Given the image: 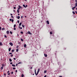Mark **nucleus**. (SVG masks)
<instances>
[{
	"instance_id": "1",
	"label": "nucleus",
	"mask_w": 77,
	"mask_h": 77,
	"mask_svg": "<svg viewBox=\"0 0 77 77\" xmlns=\"http://www.w3.org/2000/svg\"><path fill=\"white\" fill-rule=\"evenodd\" d=\"M9 44L11 46H12V45H13V44L12 43H10Z\"/></svg>"
},
{
	"instance_id": "2",
	"label": "nucleus",
	"mask_w": 77,
	"mask_h": 77,
	"mask_svg": "<svg viewBox=\"0 0 77 77\" xmlns=\"http://www.w3.org/2000/svg\"><path fill=\"white\" fill-rule=\"evenodd\" d=\"M28 34H29V35H32V33H31L30 31H28Z\"/></svg>"
},
{
	"instance_id": "3",
	"label": "nucleus",
	"mask_w": 77,
	"mask_h": 77,
	"mask_svg": "<svg viewBox=\"0 0 77 77\" xmlns=\"http://www.w3.org/2000/svg\"><path fill=\"white\" fill-rule=\"evenodd\" d=\"M46 23L47 24H49V21H48V20H47L46 21Z\"/></svg>"
},
{
	"instance_id": "4",
	"label": "nucleus",
	"mask_w": 77,
	"mask_h": 77,
	"mask_svg": "<svg viewBox=\"0 0 77 77\" xmlns=\"http://www.w3.org/2000/svg\"><path fill=\"white\" fill-rule=\"evenodd\" d=\"M6 33H7V34H8L9 33V32L8 31H7L6 32Z\"/></svg>"
},
{
	"instance_id": "5",
	"label": "nucleus",
	"mask_w": 77,
	"mask_h": 77,
	"mask_svg": "<svg viewBox=\"0 0 77 77\" xmlns=\"http://www.w3.org/2000/svg\"><path fill=\"white\" fill-rule=\"evenodd\" d=\"M11 48H9L8 49L9 51H11Z\"/></svg>"
},
{
	"instance_id": "6",
	"label": "nucleus",
	"mask_w": 77,
	"mask_h": 77,
	"mask_svg": "<svg viewBox=\"0 0 77 77\" xmlns=\"http://www.w3.org/2000/svg\"><path fill=\"white\" fill-rule=\"evenodd\" d=\"M44 56L45 57H47V54H44Z\"/></svg>"
},
{
	"instance_id": "7",
	"label": "nucleus",
	"mask_w": 77,
	"mask_h": 77,
	"mask_svg": "<svg viewBox=\"0 0 77 77\" xmlns=\"http://www.w3.org/2000/svg\"><path fill=\"white\" fill-rule=\"evenodd\" d=\"M3 69V66H2L1 67V70H2V69Z\"/></svg>"
},
{
	"instance_id": "8",
	"label": "nucleus",
	"mask_w": 77,
	"mask_h": 77,
	"mask_svg": "<svg viewBox=\"0 0 77 77\" xmlns=\"http://www.w3.org/2000/svg\"><path fill=\"white\" fill-rule=\"evenodd\" d=\"M27 46V45H26V44H24V47L25 48L26 47V46Z\"/></svg>"
},
{
	"instance_id": "9",
	"label": "nucleus",
	"mask_w": 77,
	"mask_h": 77,
	"mask_svg": "<svg viewBox=\"0 0 77 77\" xmlns=\"http://www.w3.org/2000/svg\"><path fill=\"white\" fill-rule=\"evenodd\" d=\"M12 66H14V67H15V64H12Z\"/></svg>"
},
{
	"instance_id": "10",
	"label": "nucleus",
	"mask_w": 77,
	"mask_h": 77,
	"mask_svg": "<svg viewBox=\"0 0 77 77\" xmlns=\"http://www.w3.org/2000/svg\"><path fill=\"white\" fill-rule=\"evenodd\" d=\"M22 24V23H20L19 24V26H21V24Z\"/></svg>"
},
{
	"instance_id": "11",
	"label": "nucleus",
	"mask_w": 77,
	"mask_h": 77,
	"mask_svg": "<svg viewBox=\"0 0 77 77\" xmlns=\"http://www.w3.org/2000/svg\"><path fill=\"white\" fill-rule=\"evenodd\" d=\"M75 6L77 7V2H76L75 4Z\"/></svg>"
},
{
	"instance_id": "12",
	"label": "nucleus",
	"mask_w": 77,
	"mask_h": 77,
	"mask_svg": "<svg viewBox=\"0 0 77 77\" xmlns=\"http://www.w3.org/2000/svg\"><path fill=\"white\" fill-rule=\"evenodd\" d=\"M46 72H47V70H45L44 72L45 74V73H46Z\"/></svg>"
},
{
	"instance_id": "13",
	"label": "nucleus",
	"mask_w": 77,
	"mask_h": 77,
	"mask_svg": "<svg viewBox=\"0 0 77 77\" xmlns=\"http://www.w3.org/2000/svg\"><path fill=\"white\" fill-rule=\"evenodd\" d=\"M19 29H22V27H20V26H19Z\"/></svg>"
},
{
	"instance_id": "14",
	"label": "nucleus",
	"mask_w": 77,
	"mask_h": 77,
	"mask_svg": "<svg viewBox=\"0 0 77 77\" xmlns=\"http://www.w3.org/2000/svg\"><path fill=\"white\" fill-rule=\"evenodd\" d=\"M40 70V69H38V71H37V72H39V70Z\"/></svg>"
},
{
	"instance_id": "15",
	"label": "nucleus",
	"mask_w": 77,
	"mask_h": 77,
	"mask_svg": "<svg viewBox=\"0 0 77 77\" xmlns=\"http://www.w3.org/2000/svg\"><path fill=\"white\" fill-rule=\"evenodd\" d=\"M23 6L24 7V8H26V6L25 5H23Z\"/></svg>"
},
{
	"instance_id": "16",
	"label": "nucleus",
	"mask_w": 77,
	"mask_h": 77,
	"mask_svg": "<svg viewBox=\"0 0 77 77\" xmlns=\"http://www.w3.org/2000/svg\"><path fill=\"white\" fill-rule=\"evenodd\" d=\"M21 77H24V74H22Z\"/></svg>"
},
{
	"instance_id": "17",
	"label": "nucleus",
	"mask_w": 77,
	"mask_h": 77,
	"mask_svg": "<svg viewBox=\"0 0 77 77\" xmlns=\"http://www.w3.org/2000/svg\"><path fill=\"white\" fill-rule=\"evenodd\" d=\"M0 45L1 46L2 45V42H0Z\"/></svg>"
},
{
	"instance_id": "18",
	"label": "nucleus",
	"mask_w": 77,
	"mask_h": 77,
	"mask_svg": "<svg viewBox=\"0 0 77 77\" xmlns=\"http://www.w3.org/2000/svg\"><path fill=\"white\" fill-rule=\"evenodd\" d=\"M20 17L19 16H18L17 19H20Z\"/></svg>"
},
{
	"instance_id": "19",
	"label": "nucleus",
	"mask_w": 77,
	"mask_h": 77,
	"mask_svg": "<svg viewBox=\"0 0 77 77\" xmlns=\"http://www.w3.org/2000/svg\"><path fill=\"white\" fill-rule=\"evenodd\" d=\"M17 14H19V10H17Z\"/></svg>"
},
{
	"instance_id": "20",
	"label": "nucleus",
	"mask_w": 77,
	"mask_h": 77,
	"mask_svg": "<svg viewBox=\"0 0 77 77\" xmlns=\"http://www.w3.org/2000/svg\"><path fill=\"white\" fill-rule=\"evenodd\" d=\"M9 61H10V62H12V60L11 59H9Z\"/></svg>"
},
{
	"instance_id": "21",
	"label": "nucleus",
	"mask_w": 77,
	"mask_h": 77,
	"mask_svg": "<svg viewBox=\"0 0 77 77\" xmlns=\"http://www.w3.org/2000/svg\"><path fill=\"white\" fill-rule=\"evenodd\" d=\"M72 13H73V14H75V12H74V11H72Z\"/></svg>"
},
{
	"instance_id": "22",
	"label": "nucleus",
	"mask_w": 77,
	"mask_h": 77,
	"mask_svg": "<svg viewBox=\"0 0 77 77\" xmlns=\"http://www.w3.org/2000/svg\"><path fill=\"white\" fill-rule=\"evenodd\" d=\"M15 27H16V25L14 24V27L15 28Z\"/></svg>"
},
{
	"instance_id": "23",
	"label": "nucleus",
	"mask_w": 77,
	"mask_h": 77,
	"mask_svg": "<svg viewBox=\"0 0 77 77\" xmlns=\"http://www.w3.org/2000/svg\"><path fill=\"white\" fill-rule=\"evenodd\" d=\"M12 52H14V49H13V50H12Z\"/></svg>"
},
{
	"instance_id": "24",
	"label": "nucleus",
	"mask_w": 77,
	"mask_h": 77,
	"mask_svg": "<svg viewBox=\"0 0 77 77\" xmlns=\"http://www.w3.org/2000/svg\"><path fill=\"white\" fill-rule=\"evenodd\" d=\"M16 51L17 52V51H18V48L17 49Z\"/></svg>"
},
{
	"instance_id": "25",
	"label": "nucleus",
	"mask_w": 77,
	"mask_h": 77,
	"mask_svg": "<svg viewBox=\"0 0 77 77\" xmlns=\"http://www.w3.org/2000/svg\"><path fill=\"white\" fill-rule=\"evenodd\" d=\"M2 66H5V65H4V64H2Z\"/></svg>"
},
{
	"instance_id": "26",
	"label": "nucleus",
	"mask_w": 77,
	"mask_h": 77,
	"mask_svg": "<svg viewBox=\"0 0 77 77\" xmlns=\"http://www.w3.org/2000/svg\"><path fill=\"white\" fill-rule=\"evenodd\" d=\"M50 34L51 35H52V34H53V33H52V32H50Z\"/></svg>"
},
{
	"instance_id": "27",
	"label": "nucleus",
	"mask_w": 77,
	"mask_h": 77,
	"mask_svg": "<svg viewBox=\"0 0 77 77\" xmlns=\"http://www.w3.org/2000/svg\"><path fill=\"white\" fill-rule=\"evenodd\" d=\"M4 37L6 38H7V36H6V35H4Z\"/></svg>"
},
{
	"instance_id": "28",
	"label": "nucleus",
	"mask_w": 77,
	"mask_h": 77,
	"mask_svg": "<svg viewBox=\"0 0 77 77\" xmlns=\"http://www.w3.org/2000/svg\"><path fill=\"white\" fill-rule=\"evenodd\" d=\"M20 7H19V8H17V10H20Z\"/></svg>"
},
{
	"instance_id": "29",
	"label": "nucleus",
	"mask_w": 77,
	"mask_h": 77,
	"mask_svg": "<svg viewBox=\"0 0 77 77\" xmlns=\"http://www.w3.org/2000/svg\"><path fill=\"white\" fill-rule=\"evenodd\" d=\"M20 33H21L22 34H23V32L22 31Z\"/></svg>"
},
{
	"instance_id": "30",
	"label": "nucleus",
	"mask_w": 77,
	"mask_h": 77,
	"mask_svg": "<svg viewBox=\"0 0 77 77\" xmlns=\"http://www.w3.org/2000/svg\"><path fill=\"white\" fill-rule=\"evenodd\" d=\"M20 40H21V41H23V39L22 38H20Z\"/></svg>"
},
{
	"instance_id": "31",
	"label": "nucleus",
	"mask_w": 77,
	"mask_h": 77,
	"mask_svg": "<svg viewBox=\"0 0 77 77\" xmlns=\"http://www.w3.org/2000/svg\"><path fill=\"white\" fill-rule=\"evenodd\" d=\"M18 47H19V46H18V45H17L16 46V48H18Z\"/></svg>"
},
{
	"instance_id": "32",
	"label": "nucleus",
	"mask_w": 77,
	"mask_h": 77,
	"mask_svg": "<svg viewBox=\"0 0 77 77\" xmlns=\"http://www.w3.org/2000/svg\"><path fill=\"white\" fill-rule=\"evenodd\" d=\"M13 69H16V68L15 67H13Z\"/></svg>"
},
{
	"instance_id": "33",
	"label": "nucleus",
	"mask_w": 77,
	"mask_h": 77,
	"mask_svg": "<svg viewBox=\"0 0 77 77\" xmlns=\"http://www.w3.org/2000/svg\"><path fill=\"white\" fill-rule=\"evenodd\" d=\"M5 28H3L2 29V30H5Z\"/></svg>"
},
{
	"instance_id": "34",
	"label": "nucleus",
	"mask_w": 77,
	"mask_h": 77,
	"mask_svg": "<svg viewBox=\"0 0 77 77\" xmlns=\"http://www.w3.org/2000/svg\"><path fill=\"white\" fill-rule=\"evenodd\" d=\"M11 21H12V22H14V20H13V19H12V20H11Z\"/></svg>"
},
{
	"instance_id": "35",
	"label": "nucleus",
	"mask_w": 77,
	"mask_h": 77,
	"mask_svg": "<svg viewBox=\"0 0 77 77\" xmlns=\"http://www.w3.org/2000/svg\"><path fill=\"white\" fill-rule=\"evenodd\" d=\"M22 26L23 27H24V26L23 25H22Z\"/></svg>"
},
{
	"instance_id": "36",
	"label": "nucleus",
	"mask_w": 77,
	"mask_h": 77,
	"mask_svg": "<svg viewBox=\"0 0 77 77\" xmlns=\"http://www.w3.org/2000/svg\"><path fill=\"white\" fill-rule=\"evenodd\" d=\"M74 9H75V8H76V7H75H75H73Z\"/></svg>"
},
{
	"instance_id": "37",
	"label": "nucleus",
	"mask_w": 77,
	"mask_h": 77,
	"mask_svg": "<svg viewBox=\"0 0 77 77\" xmlns=\"http://www.w3.org/2000/svg\"><path fill=\"white\" fill-rule=\"evenodd\" d=\"M11 57H13V55L11 54Z\"/></svg>"
},
{
	"instance_id": "38",
	"label": "nucleus",
	"mask_w": 77,
	"mask_h": 77,
	"mask_svg": "<svg viewBox=\"0 0 77 77\" xmlns=\"http://www.w3.org/2000/svg\"><path fill=\"white\" fill-rule=\"evenodd\" d=\"M9 54H12V53H9Z\"/></svg>"
},
{
	"instance_id": "39",
	"label": "nucleus",
	"mask_w": 77,
	"mask_h": 77,
	"mask_svg": "<svg viewBox=\"0 0 77 77\" xmlns=\"http://www.w3.org/2000/svg\"><path fill=\"white\" fill-rule=\"evenodd\" d=\"M27 6H27V5H26V6H25L26 8V7H27Z\"/></svg>"
},
{
	"instance_id": "40",
	"label": "nucleus",
	"mask_w": 77,
	"mask_h": 77,
	"mask_svg": "<svg viewBox=\"0 0 77 77\" xmlns=\"http://www.w3.org/2000/svg\"><path fill=\"white\" fill-rule=\"evenodd\" d=\"M18 64H17V63H16V66H18Z\"/></svg>"
},
{
	"instance_id": "41",
	"label": "nucleus",
	"mask_w": 77,
	"mask_h": 77,
	"mask_svg": "<svg viewBox=\"0 0 77 77\" xmlns=\"http://www.w3.org/2000/svg\"><path fill=\"white\" fill-rule=\"evenodd\" d=\"M10 33H11V34H12V32H11V31H10Z\"/></svg>"
},
{
	"instance_id": "42",
	"label": "nucleus",
	"mask_w": 77,
	"mask_h": 77,
	"mask_svg": "<svg viewBox=\"0 0 77 77\" xmlns=\"http://www.w3.org/2000/svg\"><path fill=\"white\" fill-rule=\"evenodd\" d=\"M2 30V27H1L0 26V30Z\"/></svg>"
},
{
	"instance_id": "43",
	"label": "nucleus",
	"mask_w": 77,
	"mask_h": 77,
	"mask_svg": "<svg viewBox=\"0 0 77 77\" xmlns=\"http://www.w3.org/2000/svg\"><path fill=\"white\" fill-rule=\"evenodd\" d=\"M38 73H37L36 74H35V75H38Z\"/></svg>"
},
{
	"instance_id": "44",
	"label": "nucleus",
	"mask_w": 77,
	"mask_h": 77,
	"mask_svg": "<svg viewBox=\"0 0 77 77\" xmlns=\"http://www.w3.org/2000/svg\"><path fill=\"white\" fill-rule=\"evenodd\" d=\"M23 16H21V18H23Z\"/></svg>"
},
{
	"instance_id": "45",
	"label": "nucleus",
	"mask_w": 77,
	"mask_h": 77,
	"mask_svg": "<svg viewBox=\"0 0 77 77\" xmlns=\"http://www.w3.org/2000/svg\"><path fill=\"white\" fill-rule=\"evenodd\" d=\"M19 22H20V21H19V20H18V21H17V23H19Z\"/></svg>"
},
{
	"instance_id": "46",
	"label": "nucleus",
	"mask_w": 77,
	"mask_h": 77,
	"mask_svg": "<svg viewBox=\"0 0 77 77\" xmlns=\"http://www.w3.org/2000/svg\"><path fill=\"white\" fill-rule=\"evenodd\" d=\"M11 65H12V62H11L10 63Z\"/></svg>"
},
{
	"instance_id": "47",
	"label": "nucleus",
	"mask_w": 77,
	"mask_h": 77,
	"mask_svg": "<svg viewBox=\"0 0 77 77\" xmlns=\"http://www.w3.org/2000/svg\"><path fill=\"white\" fill-rule=\"evenodd\" d=\"M12 19H10V21H12Z\"/></svg>"
},
{
	"instance_id": "48",
	"label": "nucleus",
	"mask_w": 77,
	"mask_h": 77,
	"mask_svg": "<svg viewBox=\"0 0 77 77\" xmlns=\"http://www.w3.org/2000/svg\"><path fill=\"white\" fill-rule=\"evenodd\" d=\"M13 59H14V60H16V59L15 58H13Z\"/></svg>"
},
{
	"instance_id": "49",
	"label": "nucleus",
	"mask_w": 77,
	"mask_h": 77,
	"mask_svg": "<svg viewBox=\"0 0 77 77\" xmlns=\"http://www.w3.org/2000/svg\"><path fill=\"white\" fill-rule=\"evenodd\" d=\"M75 12L76 14H77V11H75Z\"/></svg>"
},
{
	"instance_id": "50",
	"label": "nucleus",
	"mask_w": 77,
	"mask_h": 77,
	"mask_svg": "<svg viewBox=\"0 0 77 77\" xmlns=\"http://www.w3.org/2000/svg\"><path fill=\"white\" fill-rule=\"evenodd\" d=\"M44 77H47V75H45V76Z\"/></svg>"
},
{
	"instance_id": "51",
	"label": "nucleus",
	"mask_w": 77,
	"mask_h": 77,
	"mask_svg": "<svg viewBox=\"0 0 77 77\" xmlns=\"http://www.w3.org/2000/svg\"><path fill=\"white\" fill-rule=\"evenodd\" d=\"M14 30H16V28H14Z\"/></svg>"
},
{
	"instance_id": "52",
	"label": "nucleus",
	"mask_w": 77,
	"mask_h": 77,
	"mask_svg": "<svg viewBox=\"0 0 77 77\" xmlns=\"http://www.w3.org/2000/svg\"><path fill=\"white\" fill-rule=\"evenodd\" d=\"M9 71H8V72H7L8 74V73H9Z\"/></svg>"
},
{
	"instance_id": "53",
	"label": "nucleus",
	"mask_w": 77,
	"mask_h": 77,
	"mask_svg": "<svg viewBox=\"0 0 77 77\" xmlns=\"http://www.w3.org/2000/svg\"><path fill=\"white\" fill-rule=\"evenodd\" d=\"M13 73H14V72H11V74H13Z\"/></svg>"
},
{
	"instance_id": "54",
	"label": "nucleus",
	"mask_w": 77,
	"mask_h": 77,
	"mask_svg": "<svg viewBox=\"0 0 77 77\" xmlns=\"http://www.w3.org/2000/svg\"><path fill=\"white\" fill-rule=\"evenodd\" d=\"M11 73H9L8 74V75H10Z\"/></svg>"
},
{
	"instance_id": "55",
	"label": "nucleus",
	"mask_w": 77,
	"mask_h": 77,
	"mask_svg": "<svg viewBox=\"0 0 77 77\" xmlns=\"http://www.w3.org/2000/svg\"><path fill=\"white\" fill-rule=\"evenodd\" d=\"M20 63H21V62H19L18 64H20Z\"/></svg>"
},
{
	"instance_id": "56",
	"label": "nucleus",
	"mask_w": 77,
	"mask_h": 77,
	"mask_svg": "<svg viewBox=\"0 0 77 77\" xmlns=\"http://www.w3.org/2000/svg\"><path fill=\"white\" fill-rule=\"evenodd\" d=\"M4 75L5 76H6V74H4Z\"/></svg>"
},
{
	"instance_id": "57",
	"label": "nucleus",
	"mask_w": 77,
	"mask_h": 77,
	"mask_svg": "<svg viewBox=\"0 0 77 77\" xmlns=\"http://www.w3.org/2000/svg\"><path fill=\"white\" fill-rule=\"evenodd\" d=\"M74 8H72V10H74Z\"/></svg>"
},
{
	"instance_id": "58",
	"label": "nucleus",
	"mask_w": 77,
	"mask_h": 77,
	"mask_svg": "<svg viewBox=\"0 0 77 77\" xmlns=\"http://www.w3.org/2000/svg\"><path fill=\"white\" fill-rule=\"evenodd\" d=\"M15 8H16L15 7H14V9H15Z\"/></svg>"
},
{
	"instance_id": "59",
	"label": "nucleus",
	"mask_w": 77,
	"mask_h": 77,
	"mask_svg": "<svg viewBox=\"0 0 77 77\" xmlns=\"http://www.w3.org/2000/svg\"><path fill=\"white\" fill-rule=\"evenodd\" d=\"M19 8H20V7H21V6L19 5L18 6Z\"/></svg>"
},
{
	"instance_id": "60",
	"label": "nucleus",
	"mask_w": 77,
	"mask_h": 77,
	"mask_svg": "<svg viewBox=\"0 0 77 77\" xmlns=\"http://www.w3.org/2000/svg\"><path fill=\"white\" fill-rule=\"evenodd\" d=\"M11 18H14V17H13V16H11Z\"/></svg>"
},
{
	"instance_id": "61",
	"label": "nucleus",
	"mask_w": 77,
	"mask_h": 77,
	"mask_svg": "<svg viewBox=\"0 0 77 77\" xmlns=\"http://www.w3.org/2000/svg\"><path fill=\"white\" fill-rule=\"evenodd\" d=\"M59 77H62L61 76H59Z\"/></svg>"
},
{
	"instance_id": "62",
	"label": "nucleus",
	"mask_w": 77,
	"mask_h": 77,
	"mask_svg": "<svg viewBox=\"0 0 77 77\" xmlns=\"http://www.w3.org/2000/svg\"><path fill=\"white\" fill-rule=\"evenodd\" d=\"M17 70H16L15 71V72H17Z\"/></svg>"
},
{
	"instance_id": "63",
	"label": "nucleus",
	"mask_w": 77,
	"mask_h": 77,
	"mask_svg": "<svg viewBox=\"0 0 77 77\" xmlns=\"http://www.w3.org/2000/svg\"><path fill=\"white\" fill-rule=\"evenodd\" d=\"M75 2H77V0H75Z\"/></svg>"
},
{
	"instance_id": "64",
	"label": "nucleus",
	"mask_w": 77,
	"mask_h": 77,
	"mask_svg": "<svg viewBox=\"0 0 77 77\" xmlns=\"http://www.w3.org/2000/svg\"><path fill=\"white\" fill-rule=\"evenodd\" d=\"M37 73H38H38H39V72H38V71H37Z\"/></svg>"
}]
</instances>
